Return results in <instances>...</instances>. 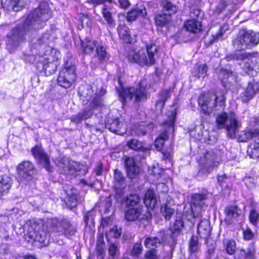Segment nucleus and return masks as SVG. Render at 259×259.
<instances>
[{"label":"nucleus","mask_w":259,"mask_h":259,"mask_svg":"<svg viewBox=\"0 0 259 259\" xmlns=\"http://www.w3.org/2000/svg\"><path fill=\"white\" fill-rule=\"evenodd\" d=\"M51 17L52 12L48 4L41 2L39 7L28 15L24 24L18 25L8 34L7 49L13 52L18 46L19 41L24 39L25 35L41 28Z\"/></svg>","instance_id":"obj_1"},{"label":"nucleus","mask_w":259,"mask_h":259,"mask_svg":"<svg viewBox=\"0 0 259 259\" xmlns=\"http://www.w3.org/2000/svg\"><path fill=\"white\" fill-rule=\"evenodd\" d=\"M226 92L219 90L215 94H203L198 100L199 105L201 107L203 113L209 114L211 113L224 110L226 100Z\"/></svg>","instance_id":"obj_2"},{"label":"nucleus","mask_w":259,"mask_h":259,"mask_svg":"<svg viewBox=\"0 0 259 259\" xmlns=\"http://www.w3.org/2000/svg\"><path fill=\"white\" fill-rule=\"evenodd\" d=\"M157 47L151 44L147 46L146 49H141L137 51L131 50L128 52L127 58L132 63L140 65H150L155 63V55L157 53Z\"/></svg>","instance_id":"obj_3"},{"label":"nucleus","mask_w":259,"mask_h":259,"mask_svg":"<svg viewBox=\"0 0 259 259\" xmlns=\"http://www.w3.org/2000/svg\"><path fill=\"white\" fill-rule=\"evenodd\" d=\"M218 129L225 128L227 135L230 138H235L238 132L240 123L234 112H222L217 115L215 118Z\"/></svg>","instance_id":"obj_4"},{"label":"nucleus","mask_w":259,"mask_h":259,"mask_svg":"<svg viewBox=\"0 0 259 259\" xmlns=\"http://www.w3.org/2000/svg\"><path fill=\"white\" fill-rule=\"evenodd\" d=\"M259 42V33L246 29H241L232 40V45L236 50L251 49Z\"/></svg>","instance_id":"obj_5"},{"label":"nucleus","mask_w":259,"mask_h":259,"mask_svg":"<svg viewBox=\"0 0 259 259\" xmlns=\"http://www.w3.org/2000/svg\"><path fill=\"white\" fill-rule=\"evenodd\" d=\"M119 97L123 103L126 100L134 99L135 102H140L146 100L147 99V91L143 82H141L136 88L131 87L127 89L121 88L118 90Z\"/></svg>","instance_id":"obj_6"},{"label":"nucleus","mask_w":259,"mask_h":259,"mask_svg":"<svg viewBox=\"0 0 259 259\" xmlns=\"http://www.w3.org/2000/svg\"><path fill=\"white\" fill-rule=\"evenodd\" d=\"M47 228L48 231L54 232L58 235L64 234L67 237L74 235L76 232V228L67 220L58 221L57 219L48 221Z\"/></svg>","instance_id":"obj_7"},{"label":"nucleus","mask_w":259,"mask_h":259,"mask_svg":"<svg viewBox=\"0 0 259 259\" xmlns=\"http://www.w3.org/2000/svg\"><path fill=\"white\" fill-rule=\"evenodd\" d=\"M208 193L203 190L201 193H195L191 196V209L193 218L191 222L194 223L196 218L201 219L203 208L206 205Z\"/></svg>","instance_id":"obj_8"},{"label":"nucleus","mask_w":259,"mask_h":259,"mask_svg":"<svg viewBox=\"0 0 259 259\" xmlns=\"http://www.w3.org/2000/svg\"><path fill=\"white\" fill-rule=\"evenodd\" d=\"M175 115L171 113L169 116L168 119L164 123L167 128L161 133L155 141V147L158 151H162L164 142L168 139V133L174 131V125L175 121Z\"/></svg>","instance_id":"obj_9"},{"label":"nucleus","mask_w":259,"mask_h":259,"mask_svg":"<svg viewBox=\"0 0 259 259\" xmlns=\"http://www.w3.org/2000/svg\"><path fill=\"white\" fill-rule=\"evenodd\" d=\"M143 211L141 206L128 208L124 214L125 219L127 221H134L137 220H145L147 221L150 220L152 215L149 210L146 208L144 213H143Z\"/></svg>","instance_id":"obj_10"},{"label":"nucleus","mask_w":259,"mask_h":259,"mask_svg":"<svg viewBox=\"0 0 259 259\" xmlns=\"http://www.w3.org/2000/svg\"><path fill=\"white\" fill-rule=\"evenodd\" d=\"M58 166L60 173L66 175H73L76 172L80 171L84 166L74 161L62 159L58 161Z\"/></svg>","instance_id":"obj_11"},{"label":"nucleus","mask_w":259,"mask_h":259,"mask_svg":"<svg viewBox=\"0 0 259 259\" xmlns=\"http://www.w3.org/2000/svg\"><path fill=\"white\" fill-rule=\"evenodd\" d=\"M31 153L37 162L47 171H51L52 170L49 156L41 146H35L31 149Z\"/></svg>","instance_id":"obj_12"},{"label":"nucleus","mask_w":259,"mask_h":259,"mask_svg":"<svg viewBox=\"0 0 259 259\" xmlns=\"http://www.w3.org/2000/svg\"><path fill=\"white\" fill-rule=\"evenodd\" d=\"M123 122L119 118L108 117L106 122V127L111 132L121 135L125 133L122 129Z\"/></svg>","instance_id":"obj_13"},{"label":"nucleus","mask_w":259,"mask_h":259,"mask_svg":"<svg viewBox=\"0 0 259 259\" xmlns=\"http://www.w3.org/2000/svg\"><path fill=\"white\" fill-rule=\"evenodd\" d=\"M225 222L228 225L236 223L237 218L240 216L241 210L236 206H230L225 208Z\"/></svg>","instance_id":"obj_14"},{"label":"nucleus","mask_w":259,"mask_h":259,"mask_svg":"<svg viewBox=\"0 0 259 259\" xmlns=\"http://www.w3.org/2000/svg\"><path fill=\"white\" fill-rule=\"evenodd\" d=\"M34 230V240L41 243H45V241L49 239L50 236V233L52 232L48 231V229L47 228V224L45 226H43V228L41 230H40V226L38 224L35 225L34 223L32 227Z\"/></svg>","instance_id":"obj_15"},{"label":"nucleus","mask_w":259,"mask_h":259,"mask_svg":"<svg viewBox=\"0 0 259 259\" xmlns=\"http://www.w3.org/2000/svg\"><path fill=\"white\" fill-rule=\"evenodd\" d=\"M258 91V87L257 83L249 82L240 95L241 100L244 103L247 102L253 98Z\"/></svg>","instance_id":"obj_16"},{"label":"nucleus","mask_w":259,"mask_h":259,"mask_svg":"<svg viewBox=\"0 0 259 259\" xmlns=\"http://www.w3.org/2000/svg\"><path fill=\"white\" fill-rule=\"evenodd\" d=\"M19 174H23L27 176H30L34 174V165L29 161H24L20 163L17 167Z\"/></svg>","instance_id":"obj_17"},{"label":"nucleus","mask_w":259,"mask_h":259,"mask_svg":"<svg viewBox=\"0 0 259 259\" xmlns=\"http://www.w3.org/2000/svg\"><path fill=\"white\" fill-rule=\"evenodd\" d=\"M3 7L8 11L18 12L23 6L22 0H1Z\"/></svg>","instance_id":"obj_18"},{"label":"nucleus","mask_w":259,"mask_h":259,"mask_svg":"<svg viewBox=\"0 0 259 259\" xmlns=\"http://www.w3.org/2000/svg\"><path fill=\"white\" fill-rule=\"evenodd\" d=\"M203 162L213 167L219 164V156L212 151H209L203 154L202 157Z\"/></svg>","instance_id":"obj_19"},{"label":"nucleus","mask_w":259,"mask_h":259,"mask_svg":"<svg viewBox=\"0 0 259 259\" xmlns=\"http://www.w3.org/2000/svg\"><path fill=\"white\" fill-rule=\"evenodd\" d=\"M211 228L208 220L204 219L199 223L197 231L201 238L206 239L210 235Z\"/></svg>","instance_id":"obj_20"},{"label":"nucleus","mask_w":259,"mask_h":259,"mask_svg":"<svg viewBox=\"0 0 259 259\" xmlns=\"http://www.w3.org/2000/svg\"><path fill=\"white\" fill-rule=\"evenodd\" d=\"M42 61L40 63L42 65V69L47 76L54 73L57 69V65L52 59H50L48 57H44L42 59Z\"/></svg>","instance_id":"obj_21"},{"label":"nucleus","mask_w":259,"mask_h":259,"mask_svg":"<svg viewBox=\"0 0 259 259\" xmlns=\"http://www.w3.org/2000/svg\"><path fill=\"white\" fill-rule=\"evenodd\" d=\"M75 69L74 65L72 62L67 61L65 63L64 67L60 73H63L68 79L75 80L76 78Z\"/></svg>","instance_id":"obj_22"},{"label":"nucleus","mask_w":259,"mask_h":259,"mask_svg":"<svg viewBox=\"0 0 259 259\" xmlns=\"http://www.w3.org/2000/svg\"><path fill=\"white\" fill-rule=\"evenodd\" d=\"M254 137L259 138V129L246 130L240 132L238 136L239 142H244Z\"/></svg>","instance_id":"obj_23"},{"label":"nucleus","mask_w":259,"mask_h":259,"mask_svg":"<svg viewBox=\"0 0 259 259\" xmlns=\"http://www.w3.org/2000/svg\"><path fill=\"white\" fill-rule=\"evenodd\" d=\"M12 180L7 175L0 174V195L7 193L12 185Z\"/></svg>","instance_id":"obj_24"},{"label":"nucleus","mask_w":259,"mask_h":259,"mask_svg":"<svg viewBox=\"0 0 259 259\" xmlns=\"http://www.w3.org/2000/svg\"><path fill=\"white\" fill-rule=\"evenodd\" d=\"M228 25L224 24L219 28L218 31L216 32L214 34H212L211 36V38L209 40L206 41V45L208 46H210L212 45L213 44L218 42L220 39H221L222 38L223 35L228 29Z\"/></svg>","instance_id":"obj_25"},{"label":"nucleus","mask_w":259,"mask_h":259,"mask_svg":"<svg viewBox=\"0 0 259 259\" xmlns=\"http://www.w3.org/2000/svg\"><path fill=\"white\" fill-rule=\"evenodd\" d=\"M242 50H236L233 53L228 55L226 58L228 61L230 60H244L249 59L252 57L250 53L241 52Z\"/></svg>","instance_id":"obj_26"},{"label":"nucleus","mask_w":259,"mask_h":259,"mask_svg":"<svg viewBox=\"0 0 259 259\" xmlns=\"http://www.w3.org/2000/svg\"><path fill=\"white\" fill-rule=\"evenodd\" d=\"M144 203L146 206L148 208H153L155 206L157 200L154 192L152 190L149 189L146 192Z\"/></svg>","instance_id":"obj_27"},{"label":"nucleus","mask_w":259,"mask_h":259,"mask_svg":"<svg viewBox=\"0 0 259 259\" xmlns=\"http://www.w3.org/2000/svg\"><path fill=\"white\" fill-rule=\"evenodd\" d=\"M98 44L96 40L86 39L81 41V49L85 54H90L93 52L95 48H97Z\"/></svg>","instance_id":"obj_28"},{"label":"nucleus","mask_w":259,"mask_h":259,"mask_svg":"<svg viewBox=\"0 0 259 259\" xmlns=\"http://www.w3.org/2000/svg\"><path fill=\"white\" fill-rule=\"evenodd\" d=\"M146 14V10L145 7H138L127 13V20L128 21H133L138 17H144Z\"/></svg>","instance_id":"obj_29"},{"label":"nucleus","mask_w":259,"mask_h":259,"mask_svg":"<svg viewBox=\"0 0 259 259\" xmlns=\"http://www.w3.org/2000/svg\"><path fill=\"white\" fill-rule=\"evenodd\" d=\"M184 227V223L182 221L181 216H177L174 223L170 225L169 230L170 231V235L172 238L174 237L175 234H178Z\"/></svg>","instance_id":"obj_30"},{"label":"nucleus","mask_w":259,"mask_h":259,"mask_svg":"<svg viewBox=\"0 0 259 259\" xmlns=\"http://www.w3.org/2000/svg\"><path fill=\"white\" fill-rule=\"evenodd\" d=\"M255 249L253 244L246 250L241 249L238 255V259H254Z\"/></svg>","instance_id":"obj_31"},{"label":"nucleus","mask_w":259,"mask_h":259,"mask_svg":"<svg viewBox=\"0 0 259 259\" xmlns=\"http://www.w3.org/2000/svg\"><path fill=\"white\" fill-rule=\"evenodd\" d=\"M185 26L188 31L193 33H197L200 31L202 26L198 20L190 19L185 23Z\"/></svg>","instance_id":"obj_32"},{"label":"nucleus","mask_w":259,"mask_h":259,"mask_svg":"<svg viewBox=\"0 0 259 259\" xmlns=\"http://www.w3.org/2000/svg\"><path fill=\"white\" fill-rule=\"evenodd\" d=\"M169 91L165 90L161 92L159 99L157 101L155 107L156 109L161 112L164 106L165 103L169 97Z\"/></svg>","instance_id":"obj_33"},{"label":"nucleus","mask_w":259,"mask_h":259,"mask_svg":"<svg viewBox=\"0 0 259 259\" xmlns=\"http://www.w3.org/2000/svg\"><path fill=\"white\" fill-rule=\"evenodd\" d=\"M117 31L119 36L121 39H123L125 42H130L131 35L127 26L124 24H119Z\"/></svg>","instance_id":"obj_34"},{"label":"nucleus","mask_w":259,"mask_h":259,"mask_svg":"<svg viewBox=\"0 0 259 259\" xmlns=\"http://www.w3.org/2000/svg\"><path fill=\"white\" fill-rule=\"evenodd\" d=\"M127 145L130 149L135 151L145 152L148 150V148H146L142 142L136 139L130 140Z\"/></svg>","instance_id":"obj_35"},{"label":"nucleus","mask_w":259,"mask_h":259,"mask_svg":"<svg viewBox=\"0 0 259 259\" xmlns=\"http://www.w3.org/2000/svg\"><path fill=\"white\" fill-rule=\"evenodd\" d=\"M161 6L163 10L167 12V15L170 16L176 14L178 10V7L175 4L168 0H163Z\"/></svg>","instance_id":"obj_36"},{"label":"nucleus","mask_w":259,"mask_h":259,"mask_svg":"<svg viewBox=\"0 0 259 259\" xmlns=\"http://www.w3.org/2000/svg\"><path fill=\"white\" fill-rule=\"evenodd\" d=\"M125 178L122 172L118 169L114 170L113 184L116 188H119L125 183Z\"/></svg>","instance_id":"obj_37"},{"label":"nucleus","mask_w":259,"mask_h":259,"mask_svg":"<svg viewBox=\"0 0 259 259\" xmlns=\"http://www.w3.org/2000/svg\"><path fill=\"white\" fill-rule=\"evenodd\" d=\"M171 20V17L166 14H160L155 17L156 25L160 27L165 26Z\"/></svg>","instance_id":"obj_38"},{"label":"nucleus","mask_w":259,"mask_h":259,"mask_svg":"<svg viewBox=\"0 0 259 259\" xmlns=\"http://www.w3.org/2000/svg\"><path fill=\"white\" fill-rule=\"evenodd\" d=\"M65 193L68 197V201L70 202V206L74 207L76 205L78 197L77 190L74 188L71 187L70 189L65 190Z\"/></svg>","instance_id":"obj_39"},{"label":"nucleus","mask_w":259,"mask_h":259,"mask_svg":"<svg viewBox=\"0 0 259 259\" xmlns=\"http://www.w3.org/2000/svg\"><path fill=\"white\" fill-rule=\"evenodd\" d=\"M141 199L137 194H132L126 197L125 200L126 206L128 208L140 206L138 204Z\"/></svg>","instance_id":"obj_40"},{"label":"nucleus","mask_w":259,"mask_h":259,"mask_svg":"<svg viewBox=\"0 0 259 259\" xmlns=\"http://www.w3.org/2000/svg\"><path fill=\"white\" fill-rule=\"evenodd\" d=\"M161 244V242L156 237H150L147 238L144 242L145 246L148 248L151 249V250H155V248H157Z\"/></svg>","instance_id":"obj_41"},{"label":"nucleus","mask_w":259,"mask_h":259,"mask_svg":"<svg viewBox=\"0 0 259 259\" xmlns=\"http://www.w3.org/2000/svg\"><path fill=\"white\" fill-rule=\"evenodd\" d=\"M78 94L82 100L85 99L86 101H89L92 99L93 90L89 86L85 88H79Z\"/></svg>","instance_id":"obj_42"},{"label":"nucleus","mask_w":259,"mask_h":259,"mask_svg":"<svg viewBox=\"0 0 259 259\" xmlns=\"http://www.w3.org/2000/svg\"><path fill=\"white\" fill-rule=\"evenodd\" d=\"M96 52L100 60L105 61L108 59V54L106 51V49L103 45L98 44L97 46Z\"/></svg>","instance_id":"obj_43"},{"label":"nucleus","mask_w":259,"mask_h":259,"mask_svg":"<svg viewBox=\"0 0 259 259\" xmlns=\"http://www.w3.org/2000/svg\"><path fill=\"white\" fill-rule=\"evenodd\" d=\"M74 81V80L68 79L67 77H65L63 73H60L57 78L58 85L65 89L70 88Z\"/></svg>","instance_id":"obj_44"},{"label":"nucleus","mask_w":259,"mask_h":259,"mask_svg":"<svg viewBox=\"0 0 259 259\" xmlns=\"http://www.w3.org/2000/svg\"><path fill=\"white\" fill-rule=\"evenodd\" d=\"M200 244L198 238L196 236H192L189 243V250L190 253H194L198 251Z\"/></svg>","instance_id":"obj_45"},{"label":"nucleus","mask_w":259,"mask_h":259,"mask_svg":"<svg viewBox=\"0 0 259 259\" xmlns=\"http://www.w3.org/2000/svg\"><path fill=\"white\" fill-rule=\"evenodd\" d=\"M103 105L104 101L103 98L101 96H99L98 95H95L89 106L90 108L93 110L94 109L99 108Z\"/></svg>","instance_id":"obj_46"},{"label":"nucleus","mask_w":259,"mask_h":259,"mask_svg":"<svg viewBox=\"0 0 259 259\" xmlns=\"http://www.w3.org/2000/svg\"><path fill=\"white\" fill-rule=\"evenodd\" d=\"M102 15L107 24L110 26L115 25V22L113 18L112 15L107 9L105 6L102 10Z\"/></svg>","instance_id":"obj_47"},{"label":"nucleus","mask_w":259,"mask_h":259,"mask_svg":"<svg viewBox=\"0 0 259 259\" xmlns=\"http://www.w3.org/2000/svg\"><path fill=\"white\" fill-rule=\"evenodd\" d=\"M161 211L165 219L167 220H169L174 214L175 209L171 208L168 204H165L161 206Z\"/></svg>","instance_id":"obj_48"},{"label":"nucleus","mask_w":259,"mask_h":259,"mask_svg":"<svg viewBox=\"0 0 259 259\" xmlns=\"http://www.w3.org/2000/svg\"><path fill=\"white\" fill-rule=\"evenodd\" d=\"M249 156L252 158H257L259 157V138L255 139L254 147L247 151Z\"/></svg>","instance_id":"obj_49"},{"label":"nucleus","mask_w":259,"mask_h":259,"mask_svg":"<svg viewBox=\"0 0 259 259\" xmlns=\"http://www.w3.org/2000/svg\"><path fill=\"white\" fill-rule=\"evenodd\" d=\"M207 71V66L206 64L199 65L196 69L195 76L198 78L204 77L206 76Z\"/></svg>","instance_id":"obj_50"},{"label":"nucleus","mask_w":259,"mask_h":259,"mask_svg":"<svg viewBox=\"0 0 259 259\" xmlns=\"http://www.w3.org/2000/svg\"><path fill=\"white\" fill-rule=\"evenodd\" d=\"M50 39V33L46 32L39 36L36 39V42H35L34 40H33L32 41H34V44L37 43L38 45H41L42 44H48Z\"/></svg>","instance_id":"obj_51"},{"label":"nucleus","mask_w":259,"mask_h":259,"mask_svg":"<svg viewBox=\"0 0 259 259\" xmlns=\"http://www.w3.org/2000/svg\"><path fill=\"white\" fill-rule=\"evenodd\" d=\"M43 57L40 56H34L33 55H24L23 57L24 60L29 63H33L38 61L39 62L42 61Z\"/></svg>","instance_id":"obj_52"},{"label":"nucleus","mask_w":259,"mask_h":259,"mask_svg":"<svg viewBox=\"0 0 259 259\" xmlns=\"http://www.w3.org/2000/svg\"><path fill=\"white\" fill-rule=\"evenodd\" d=\"M127 176L131 179L136 177L140 171V168L136 165L126 169Z\"/></svg>","instance_id":"obj_53"},{"label":"nucleus","mask_w":259,"mask_h":259,"mask_svg":"<svg viewBox=\"0 0 259 259\" xmlns=\"http://www.w3.org/2000/svg\"><path fill=\"white\" fill-rule=\"evenodd\" d=\"M79 113L82 120H84L90 118L92 116L93 111L90 108H89L83 109Z\"/></svg>","instance_id":"obj_54"},{"label":"nucleus","mask_w":259,"mask_h":259,"mask_svg":"<svg viewBox=\"0 0 259 259\" xmlns=\"http://www.w3.org/2000/svg\"><path fill=\"white\" fill-rule=\"evenodd\" d=\"M142 250L143 248L141 244L137 243L134 244L131 254L132 256L138 257Z\"/></svg>","instance_id":"obj_55"},{"label":"nucleus","mask_w":259,"mask_h":259,"mask_svg":"<svg viewBox=\"0 0 259 259\" xmlns=\"http://www.w3.org/2000/svg\"><path fill=\"white\" fill-rule=\"evenodd\" d=\"M259 218V213L258 212L254 209H252L250 211L249 219L250 222L252 224H255L258 219Z\"/></svg>","instance_id":"obj_56"},{"label":"nucleus","mask_w":259,"mask_h":259,"mask_svg":"<svg viewBox=\"0 0 259 259\" xmlns=\"http://www.w3.org/2000/svg\"><path fill=\"white\" fill-rule=\"evenodd\" d=\"M236 248L235 242L234 240H229L228 241L226 246V251L230 254L234 253Z\"/></svg>","instance_id":"obj_57"},{"label":"nucleus","mask_w":259,"mask_h":259,"mask_svg":"<svg viewBox=\"0 0 259 259\" xmlns=\"http://www.w3.org/2000/svg\"><path fill=\"white\" fill-rule=\"evenodd\" d=\"M202 16L203 13L198 9H194L190 13V16L192 19L198 20L199 17H201Z\"/></svg>","instance_id":"obj_58"},{"label":"nucleus","mask_w":259,"mask_h":259,"mask_svg":"<svg viewBox=\"0 0 259 259\" xmlns=\"http://www.w3.org/2000/svg\"><path fill=\"white\" fill-rule=\"evenodd\" d=\"M108 251L109 254L111 256L113 259L114 258L118 251V247L115 243H111L109 245Z\"/></svg>","instance_id":"obj_59"},{"label":"nucleus","mask_w":259,"mask_h":259,"mask_svg":"<svg viewBox=\"0 0 259 259\" xmlns=\"http://www.w3.org/2000/svg\"><path fill=\"white\" fill-rule=\"evenodd\" d=\"M117 5L122 9H128L131 6V3L129 0H117Z\"/></svg>","instance_id":"obj_60"},{"label":"nucleus","mask_w":259,"mask_h":259,"mask_svg":"<svg viewBox=\"0 0 259 259\" xmlns=\"http://www.w3.org/2000/svg\"><path fill=\"white\" fill-rule=\"evenodd\" d=\"M145 259H157L155 250H149L145 254Z\"/></svg>","instance_id":"obj_61"},{"label":"nucleus","mask_w":259,"mask_h":259,"mask_svg":"<svg viewBox=\"0 0 259 259\" xmlns=\"http://www.w3.org/2000/svg\"><path fill=\"white\" fill-rule=\"evenodd\" d=\"M105 245L96 244V250L97 255L101 256L102 258H104L105 253Z\"/></svg>","instance_id":"obj_62"},{"label":"nucleus","mask_w":259,"mask_h":259,"mask_svg":"<svg viewBox=\"0 0 259 259\" xmlns=\"http://www.w3.org/2000/svg\"><path fill=\"white\" fill-rule=\"evenodd\" d=\"M244 238L245 240H251L253 238L254 235L251 230L247 229L243 231Z\"/></svg>","instance_id":"obj_63"},{"label":"nucleus","mask_w":259,"mask_h":259,"mask_svg":"<svg viewBox=\"0 0 259 259\" xmlns=\"http://www.w3.org/2000/svg\"><path fill=\"white\" fill-rule=\"evenodd\" d=\"M136 165L133 157H127L125 160V166L126 169Z\"/></svg>","instance_id":"obj_64"}]
</instances>
